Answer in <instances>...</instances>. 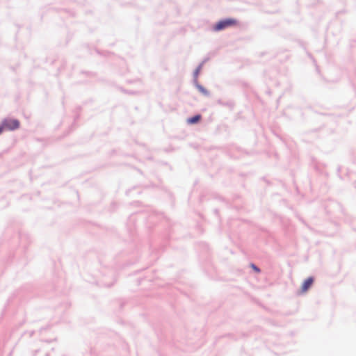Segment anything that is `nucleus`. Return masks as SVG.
Returning <instances> with one entry per match:
<instances>
[{
  "label": "nucleus",
  "instance_id": "f257e3e1",
  "mask_svg": "<svg viewBox=\"0 0 356 356\" xmlns=\"http://www.w3.org/2000/svg\"><path fill=\"white\" fill-rule=\"evenodd\" d=\"M238 24V21L234 18H228L219 21L213 26L215 31H220L225 29L235 26Z\"/></svg>",
  "mask_w": 356,
  "mask_h": 356
},
{
  "label": "nucleus",
  "instance_id": "f03ea898",
  "mask_svg": "<svg viewBox=\"0 0 356 356\" xmlns=\"http://www.w3.org/2000/svg\"><path fill=\"white\" fill-rule=\"evenodd\" d=\"M2 124L5 129L10 131L18 129L20 125L19 121L16 119H5Z\"/></svg>",
  "mask_w": 356,
  "mask_h": 356
},
{
  "label": "nucleus",
  "instance_id": "7ed1b4c3",
  "mask_svg": "<svg viewBox=\"0 0 356 356\" xmlns=\"http://www.w3.org/2000/svg\"><path fill=\"white\" fill-rule=\"evenodd\" d=\"M314 279L312 277H308L305 280L301 286V292L305 293L312 285Z\"/></svg>",
  "mask_w": 356,
  "mask_h": 356
},
{
  "label": "nucleus",
  "instance_id": "20e7f679",
  "mask_svg": "<svg viewBox=\"0 0 356 356\" xmlns=\"http://www.w3.org/2000/svg\"><path fill=\"white\" fill-rule=\"evenodd\" d=\"M200 119H201V115H197L193 116V118H188L187 120V122L189 124H195V123L198 122Z\"/></svg>",
  "mask_w": 356,
  "mask_h": 356
},
{
  "label": "nucleus",
  "instance_id": "39448f33",
  "mask_svg": "<svg viewBox=\"0 0 356 356\" xmlns=\"http://www.w3.org/2000/svg\"><path fill=\"white\" fill-rule=\"evenodd\" d=\"M252 268L257 273H259L260 272V270L257 267L255 266L254 264H252L251 265Z\"/></svg>",
  "mask_w": 356,
  "mask_h": 356
},
{
  "label": "nucleus",
  "instance_id": "423d86ee",
  "mask_svg": "<svg viewBox=\"0 0 356 356\" xmlns=\"http://www.w3.org/2000/svg\"><path fill=\"white\" fill-rule=\"evenodd\" d=\"M5 130V128L3 126V124L0 126V134L2 133V131Z\"/></svg>",
  "mask_w": 356,
  "mask_h": 356
}]
</instances>
